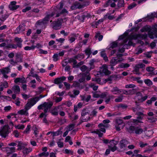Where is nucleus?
Listing matches in <instances>:
<instances>
[{
	"label": "nucleus",
	"mask_w": 157,
	"mask_h": 157,
	"mask_svg": "<svg viewBox=\"0 0 157 157\" xmlns=\"http://www.w3.org/2000/svg\"><path fill=\"white\" fill-rule=\"evenodd\" d=\"M54 12H52L51 14L48 15L44 18L42 20H40L37 22V24L39 25H41L42 24H45L47 23L49 21V19L50 17H53L56 13V17L59 16V13L58 12L59 11V6L57 5L54 9Z\"/></svg>",
	"instance_id": "1"
},
{
	"label": "nucleus",
	"mask_w": 157,
	"mask_h": 157,
	"mask_svg": "<svg viewBox=\"0 0 157 157\" xmlns=\"http://www.w3.org/2000/svg\"><path fill=\"white\" fill-rule=\"evenodd\" d=\"M53 103L52 101H49L48 102H44L43 104H41L38 107V109L39 110L43 109L44 108V113H42L40 115V117H42L44 116H46V113L48 111V110L53 105Z\"/></svg>",
	"instance_id": "2"
},
{
	"label": "nucleus",
	"mask_w": 157,
	"mask_h": 157,
	"mask_svg": "<svg viewBox=\"0 0 157 157\" xmlns=\"http://www.w3.org/2000/svg\"><path fill=\"white\" fill-rule=\"evenodd\" d=\"M46 95H40L39 96H36L29 99L28 102L25 105V108L26 110H29L31 107L35 104L40 98L45 97Z\"/></svg>",
	"instance_id": "3"
},
{
	"label": "nucleus",
	"mask_w": 157,
	"mask_h": 157,
	"mask_svg": "<svg viewBox=\"0 0 157 157\" xmlns=\"http://www.w3.org/2000/svg\"><path fill=\"white\" fill-rule=\"evenodd\" d=\"M129 144V142L126 140H121L119 143V147L118 148L117 150L120 152L124 151Z\"/></svg>",
	"instance_id": "4"
},
{
	"label": "nucleus",
	"mask_w": 157,
	"mask_h": 157,
	"mask_svg": "<svg viewBox=\"0 0 157 157\" xmlns=\"http://www.w3.org/2000/svg\"><path fill=\"white\" fill-rule=\"evenodd\" d=\"M10 128L8 125H5L3 128L0 130V135L2 137L5 138L8 136L9 133V130Z\"/></svg>",
	"instance_id": "5"
},
{
	"label": "nucleus",
	"mask_w": 157,
	"mask_h": 157,
	"mask_svg": "<svg viewBox=\"0 0 157 157\" xmlns=\"http://www.w3.org/2000/svg\"><path fill=\"white\" fill-rule=\"evenodd\" d=\"M17 2L16 1H12L10 2V4L9 5V7L11 10H14L17 9L19 7V5H16Z\"/></svg>",
	"instance_id": "6"
},
{
	"label": "nucleus",
	"mask_w": 157,
	"mask_h": 157,
	"mask_svg": "<svg viewBox=\"0 0 157 157\" xmlns=\"http://www.w3.org/2000/svg\"><path fill=\"white\" fill-rule=\"evenodd\" d=\"M100 71L102 73H104L105 75H107L110 74V72L107 69V67L105 65H103L101 68Z\"/></svg>",
	"instance_id": "7"
},
{
	"label": "nucleus",
	"mask_w": 157,
	"mask_h": 157,
	"mask_svg": "<svg viewBox=\"0 0 157 157\" xmlns=\"http://www.w3.org/2000/svg\"><path fill=\"white\" fill-rule=\"evenodd\" d=\"M82 8H83V6H82V5L80 4L78 2H76L74 3L71 7V9L72 10L76 9H81Z\"/></svg>",
	"instance_id": "8"
},
{
	"label": "nucleus",
	"mask_w": 157,
	"mask_h": 157,
	"mask_svg": "<svg viewBox=\"0 0 157 157\" xmlns=\"http://www.w3.org/2000/svg\"><path fill=\"white\" fill-rule=\"evenodd\" d=\"M25 25L24 24H21L16 29V32L17 33H19L24 31L25 29Z\"/></svg>",
	"instance_id": "9"
},
{
	"label": "nucleus",
	"mask_w": 157,
	"mask_h": 157,
	"mask_svg": "<svg viewBox=\"0 0 157 157\" xmlns=\"http://www.w3.org/2000/svg\"><path fill=\"white\" fill-rule=\"evenodd\" d=\"M145 66V65L143 63H140L136 65L134 67V71L136 72V74L139 75L140 73L139 72L140 68H142Z\"/></svg>",
	"instance_id": "10"
},
{
	"label": "nucleus",
	"mask_w": 157,
	"mask_h": 157,
	"mask_svg": "<svg viewBox=\"0 0 157 157\" xmlns=\"http://www.w3.org/2000/svg\"><path fill=\"white\" fill-rule=\"evenodd\" d=\"M14 40L17 43V47H18L19 48H21V43L23 41L21 38L16 37L14 38Z\"/></svg>",
	"instance_id": "11"
},
{
	"label": "nucleus",
	"mask_w": 157,
	"mask_h": 157,
	"mask_svg": "<svg viewBox=\"0 0 157 157\" xmlns=\"http://www.w3.org/2000/svg\"><path fill=\"white\" fill-rule=\"evenodd\" d=\"M12 90L15 94H19L20 92V89L18 86L14 85L13 86Z\"/></svg>",
	"instance_id": "12"
},
{
	"label": "nucleus",
	"mask_w": 157,
	"mask_h": 157,
	"mask_svg": "<svg viewBox=\"0 0 157 157\" xmlns=\"http://www.w3.org/2000/svg\"><path fill=\"white\" fill-rule=\"evenodd\" d=\"M129 40V41L128 42V44L127 45H133V46H134L135 45V44H133L132 41V40H131L130 39H128V38H126L125 40H124L123 41V42L122 43H121V45H123L125 43H126Z\"/></svg>",
	"instance_id": "13"
},
{
	"label": "nucleus",
	"mask_w": 157,
	"mask_h": 157,
	"mask_svg": "<svg viewBox=\"0 0 157 157\" xmlns=\"http://www.w3.org/2000/svg\"><path fill=\"white\" fill-rule=\"evenodd\" d=\"M151 30V27L150 26L146 25L140 29V31L142 32H148V33L150 32Z\"/></svg>",
	"instance_id": "14"
},
{
	"label": "nucleus",
	"mask_w": 157,
	"mask_h": 157,
	"mask_svg": "<svg viewBox=\"0 0 157 157\" xmlns=\"http://www.w3.org/2000/svg\"><path fill=\"white\" fill-rule=\"evenodd\" d=\"M80 69L82 72L86 71L87 74L90 71L89 68L85 65H83L81 67H80Z\"/></svg>",
	"instance_id": "15"
},
{
	"label": "nucleus",
	"mask_w": 157,
	"mask_h": 157,
	"mask_svg": "<svg viewBox=\"0 0 157 157\" xmlns=\"http://www.w3.org/2000/svg\"><path fill=\"white\" fill-rule=\"evenodd\" d=\"M14 82L17 83L18 82H20L21 83H26V82L24 78H16L14 81Z\"/></svg>",
	"instance_id": "16"
},
{
	"label": "nucleus",
	"mask_w": 157,
	"mask_h": 157,
	"mask_svg": "<svg viewBox=\"0 0 157 157\" xmlns=\"http://www.w3.org/2000/svg\"><path fill=\"white\" fill-rule=\"evenodd\" d=\"M10 70L9 67H6L2 69L1 72L2 74H7L10 72Z\"/></svg>",
	"instance_id": "17"
},
{
	"label": "nucleus",
	"mask_w": 157,
	"mask_h": 157,
	"mask_svg": "<svg viewBox=\"0 0 157 157\" xmlns=\"http://www.w3.org/2000/svg\"><path fill=\"white\" fill-rule=\"evenodd\" d=\"M6 151L7 154H11L15 151V148L14 147H6Z\"/></svg>",
	"instance_id": "18"
},
{
	"label": "nucleus",
	"mask_w": 157,
	"mask_h": 157,
	"mask_svg": "<svg viewBox=\"0 0 157 157\" xmlns=\"http://www.w3.org/2000/svg\"><path fill=\"white\" fill-rule=\"evenodd\" d=\"M107 126V125H105L102 123H101L98 125V127L100 128V130L104 132H105V128Z\"/></svg>",
	"instance_id": "19"
},
{
	"label": "nucleus",
	"mask_w": 157,
	"mask_h": 157,
	"mask_svg": "<svg viewBox=\"0 0 157 157\" xmlns=\"http://www.w3.org/2000/svg\"><path fill=\"white\" fill-rule=\"evenodd\" d=\"M87 114H88V112H86L85 111H83L81 114V115L82 116L81 119L83 120L84 121H87L88 120H89L90 118L89 117H88V118L86 119L85 118L84 116L86 115Z\"/></svg>",
	"instance_id": "20"
},
{
	"label": "nucleus",
	"mask_w": 157,
	"mask_h": 157,
	"mask_svg": "<svg viewBox=\"0 0 157 157\" xmlns=\"http://www.w3.org/2000/svg\"><path fill=\"white\" fill-rule=\"evenodd\" d=\"M117 63V59L113 57L110 61V65L113 67V66H115Z\"/></svg>",
	"instance_id": "21"
},
{
	"label": "nucleus",
	"mask_w": 157,
	"mask_h": 157,
	"mask_svg": "<svg viewBox=\"0 0 157 157\" xmlns=\"http://www.w3.org/2000/svg\"><path fill=\"white\" fill-rule=\"evenodd\" d=\"M5 48H17V45L16 44H8L5 46Z\"/></svg>",
	"instance_id": "22"
},
{
	"label": "nucleus",
	"mask_w": 157,
	"mask_h": 157,
	"mask_svg": "<svg viewBox=\"0 0 157 157\" xmlns=\"http://www.w3.org/2000/svg\"><path fill=\"white\" fill-rule=\"evenodd\" d=\"M117 6L119 8L123 7L124 6V0H119L118 1Z\"/></svg>",
	"instance_id": "23"
},
{
	"label": "nucleus",
	"mask_w": 157,
	"mask_h": 157,
	"mask_svg": "<svg viewBox=\"0 0 157 157\" xmlns=\"http://www.w3.org/2000/svg\"><path fill=\"white\" fill-rule=\"evenodd\" d=\"M17 146L19 147L17 150H21L22 149V147H24V144L21 141H17Z\"/></svg>",
	"instance_id": "24"
},
{
	"label": "nucleus",
	"mask_w": 157,
	"mask_h": 157,
	"mask_svg": "<svg viewBox=\"0 0 157 157\" xmlns=\"http://www.w3.org/2000/svg\"><path fill=\"white\" fill-rule=\"evenodd\" d=\"M137 36L138 38L142 39H145L147 37V35L146 33H144V34H137Z\"/></svg>",
	"instance_id": "25"
},
{
	"label": "nucleus",
	"mask_w": 157,
	"mask_h": 157,
	"mask_svg": "<svg viewBox=\"0 0 157 157\" xmlns=\"http://www.w3.org/2000/svg\"><path fill=\"white\" fill-rule=\"evenodd\" d=\"M143 131V130L138 127H136L135 129V132L136 134H140L142 133Z\"/></svg>",
	"instance_id": "26"
},
{
	"label": "nucleus",
	"mask_w": 157,
	"mask_h": 157,
	"mask_svg": "<svg viewBox=\"0 0 157 157\" xmlns=\"http://www.w3.org/2000/svg\"><path fill=\"white\" fill-rule=\"evenodd\" d=\"M32 151V149L31 148H24L23 150V152L24 154H27L31 151Z\"/></svg>",
	"instance_id": "27"
},
{
	"label": "nucleus",
	"mask_w": 157,
	"mask_h": 157,
	"mask_svg": "<svg viewBox=\"0 0 157 157\" xmlns=\"http://www.w3.org/2000/svg\"><path fill=\"white\" fill-rule=\"evenodd\" d=\"M28 110H26V109L25 108V110L24 109H22L20 111H19L18 112V113L19 114H21V115L23 114H28V113L27 112V111Z\"/></svg>",
	"instance_id": "28"
},
{
	"label": "nucleus",
	"mask_w": 157,
	"mask_h": 157,
	"mask_svg": "<svg viewBox=\"0 0 157 157\" xmlns=\"http://www.w3.org/2000/svg\"><path fill=\"white\" fill-rule=\"evenodd\" d=\"M147 119L149 122L150 123H154L157 121L156 118L154 117H147Z\"/></svg>",
	"instance_id": "29"
},
{
	"label": "nucleus",
	"mask_w": 157,
	"mask_h": 157,
	"mask_svg": "<svg viewBox=\"0 0 157 157\" xmlns=\"http://www.w3.org/2000/svg\"><path fill=\"white\" fill-rule=\"evenodd\" d=\"M52 26L54 29L56 30L58 29L59 27V23L58 21L55 22L53 23Z\"/></svg>",
	"instance_id": "30"
},
{
	"label": "nucleus",
	"mask_w": 157,
	"mask_h": 157,
	"mask_svg": "<svg viewBox=\"0 0 157 157\" xmlns=\"http://www.w3.org/2000/svg\"><path fill=\"white\" fill-rule=\"evenodd\" d=\"M95 37L96 38H98V40L99 41H101L103 37V36L101 35L99 32H98L96 33V34Z\"/></svg>",
	"instance_id": "31"
},
{
	"label": "nucleus",
	"mask_w": 157,
	"mask_h": 157,
	"mask_svg": "<svg viewBox=\"0 0 157 157\" xmlns=\"http://www.w3.org/2000/svg\"><path fill=\"white\" fill-rule=\"evenodd\" d=\"M144 82L148 86H150L152 84V82L149 79H146L144 80Z\"/></svg>",
	"instance_id": "32"
},
{
	"label": "nucleus",
	"mask_w": 157,
	"mask_h": 157,
	"mask_svg": "<svg viewBox=\"0 0 157 157\" xmlns=\"http://www.w3.org/2000/svg\"><path fill=\"white\" fill-rule=\"evenodd\" d=\"M111 91L113 93L117 92L118 94H120L122 92L120 90L118 89V88L117 87H114Z\"/></svg>",
	"instance_id": "33"
},
{
	"label": "nucleus",
	"mask_w": 157,
	"mask_h": 157,
	"mask_svg": "<svg viewBox=\"0 0 157 157\" xmlns=\"http://www.w3.org/2000/svg\"><path fill=\"white\" fill-rule=\"evenodd\" d=\"M101 56L103 57L105 61H108V58L106 55V54L104 52H102L101 53Z\"/></svg>",
	"instance_id": "34"
},
{
	"label": "nucleus",
	"mask_w": 157,
	"mask_h": 157,
	"mask_svg": "<svg viewBox=\"0 0 157 157\" xmlns=\"http://www.w3.org/2000/svg\"><path fill=\"white\" fill-rule=\"evenodd\" d=\"M35 48V46L32 45L31 47L27 46L24 48V49L25 50H33Z\"/></svg>",
	"instance_id": "35"
},
{
	"label": "nucleus",
	"mask_w": 157,
	"mask_h": 157,
	"mask_svg": "<svg viewBox=\"0 0 157 157\" xmlns=\"http://www.w3.org/2000/svg\"><path fill=\"white\" fill-rule=\"evenodd\" d=\"M128 39L131 40H136L138 38L137 34L136 35H133L132 36H129L128 37Z\"/></svg>",
	"instance_id": "36"
},
{
	"label": "nucleus",
	"mask_w": 157,
	"mask_h": 157,
	"mask_svg": "<svg viewBox=\"0 0 157 157\" xmlns=\"http://www.w3.org/2000/svg\"><path fill=\"white\" fill-rule=\"evenodd\" d=\"M94 61L93 59L91 60L90 61L89 64L90 65V67L89 68L90 70L91 69H93L94 68Z\"/></svg>",
	"instance_id": "37"
},
{
	"label": "nucleus",
	"mask_w": 157,
	"mask_h": 157,
	"mask_svg": "<svg viewBox=\"0 0 157 157\" xmlns=\"http://www.w3.org/2000/svg\"><path fill=\"white\" fill-rule=\"evenodd\" d=\"M58 109L56 108H55V109L52 110L51 112L52 114L53 115H58Z\"/></svg>",
	"instance_id": "38"
},
{
	"label": "nucleus",
	"mask_w": 157,
	"mask_h": 157,
	"mask_svg": "<svg viewBox=\"0 0 157 157\" xmlns=\"http://www.w3.org/2000/svg\"><path fill=\"white\" fill-rule=\"evenodd\" d=\"M80 83L77 82H75L71 86V87H79Z\"/></svg>",
	"instance_id": "39"
},
{
	"label": "nucleus",
	"mask_w": 157,
	"mask_h": 157,
	"mask_svg": "<svg viewBox=\"0 0 157 157\" xmlns=\"http://www.w3.org/2000/svg\"><path fill=\"white\" fill-rule=\"evenodd\" d=\"M157 15V13H151L150 15H148L147 16V17H148L150 19L153 18L155 17H156Z\"/></svg>",
	"instance_id": "40"
},
{
	"label": "nucleus",
	"mask_w": 157,
	"mask_h": 157,
	"mask_svg": "<svg viewBox=\"0 0 157 157\" xmlns=\"http://www.w3.org/2000/svg\"><path fill=\"white\" fill-rule=\"evenodd\" d=\"M123 97V96L122 95H121L120 96H119L117 98L115 99V101L117 102H120L122 100Z\"/></svg>",
	"instance_id": "41"
},
{
	"label": "nucleus",
	"mask_w": 157,
	"mask_h": 157,
	"mask_svg": "<svg viewBox=\"0 0 157 157\" xmlns=\"http://www.w3.org/2000/svg\"><path fill=\"white\" fill-rule=\"evenodd\" d=\"M137 91V89H133L132 90H130L128 91L129 92V94L131 95H133L134 94H136V91Z\"/></svg>",
	"instance_id": "42"
},
{
	"label": "nucleus",
	"mask_w": 157,
	"mask_h": 157,
	"mask_svg": "<svg viewBox=\"0 0 157 157\" xmlns=\"http://www.w3.org/2000/svg\"><path fill=\"white\" fill-rule=\"evenodd\" d=\"M85 52L86 54L88 56L87 58L89 57L91 54L90 49V48H87L85 50Z\"/></svg>",
	"instance_id": "43"
},
{
	"label": "nucleus",
	"mask_w": 157,
	"mask_h": 157,
	"mask_svg": "<svg viewBox=\"0 0 157 157\" xmlns=\"http://www.w3.org/2000/svg\"><path fill=\"white\" fill-rule=\"evenodd\" d=\"M64 86H65V87H66V90H69L70 89L71 87V85L70 84L67 83V82H64Z\"/></svg>",
	"instance_id": "44"
},
{
	"label": "nucleus",
	"mask_w": 157,
	"mask_h": 157,
	"mask_svg": "<svg viewBox=\"0 0 157 157\" xmlns=\"http://www.w3.org/2000/svg\"><path fill=\"white\" fill-rule=\"evenodd\" d=\"M147 96L146 95L144 97H143L142 95V97H141V98L140 99H138V101H139L140 102H143L144 101L146 100L147 98Z\"/></svg>",
	"instance_id": "45"
},
{
	"label": "nucleus",
	"mask_w": 157,
	"mask_h": 157,
	"mask_svg": "<svg viewBox=\"0 0 157 157\" xmlns=\"http://www.w3.org/2000/svg\"><path fill=\"white\" fill-rule=\"evenodd\" d=\"M136 128V127H135L134 126H131L129 128L128 131L132 133L134 131H135Z\"/></svg>",
	"instance_id": "46"
},
{
	"label": "nucleus",
	"mask_w": 157,
	"mask_h": 157,
	"mask_svg": "<svg viewBox=\"0 0 157 157\" xmlns=\"http://www.w3.org/2000/svg\"><path fill=\"white\" fill-rule=\"evenodd\" d=\"M8 15L7 14H5L2 15L1 17V19L2 21L3 22L8 17Z\"/></svg>",
	"instance_id": "47"
},
{
	"label": "nucleus",
	"mask_w": 157,
	"mask_h": 157,
	"mask_svg": "<svg viewBox=\"0 0 157 157\" xmlns=\"http://www.w3.org/2000/svg\"><path fill=\"white\" fill-rule=\"evenodd\" d=\"M75 126V124H72L69 125L68 126V128L67 129V130L68 131H70L72 130L74 128Z\"/></svg>",
	"instance_id": "48"
},
{
	"label": "nucleus",
	"mask_w": 157,
	"mask_h": 157,
	"mask_svg": "<svg viewBox=\"0 0 157 157\" xmlns=\"http://www.w3.org/2000/svg\"><path fill=\"white\" fill-rule=\"evenodd\" d=\"M113 0H108L106 3L104 5V6L105 7H106L107 6L110 5V4L113 3Z\"/></svg>",
	"instance_id": "49"
},
{
	"label": "nucleus",
	"mask_w": 157,
	"mask_h": 157,
	"mask_svg": "<svg viewBox=\"0 0 157 157\" xmlns=\"http://www.w3.org/2000/svg\"><path fill=\"white\" fill-rule=\"evenodd\" d=\"M68 13V11L67 10L65 9H63L59 13V15L60 14H65L67 13V14Z\"/></svg>",
	"instance_id": "50"
},
{
	"label": "nucleus",
	"mask_w": 157,
	"mask_h": 157,
	"mask_svg": "<svg viewBox=\"0 0 157 157\" xmlns=\"http://www.w3.org/2000/svg\"><path fill=\"white\" fill-rule=\"evenodd\" d=\"M117 46V43L115 42H114L111 44V46L110 48H113L116 47Z\"/></svg>",
	"instance_id": "51"
},
{
	"label": "nucleus",
	"mask_w": 157,
	"mask_h": 157,
	"mask_svg": "<svg viewBox=\"0 0 157 157\" xmlns=\"http://www.w3.org/2000/svg\"><path fill=\"white\" fill-rule=\"evenodd\" d=\"M49 155V153L48 152L46 153L45 152H42L40 154H39V156L40 157H41L42 156H44L45 157H47Z\"/></svg>",
	"instance_id": "52"
},
{
	"label": "nucleus",
	"mask_w": 157,
	"mask_h": 157,
	"mask_svg": "<svg viewBox=\"0 0 157 157\" xmlns=\"http://www.w3.org/2000/svg\"><path fill=\"white\" fill-rule=\"evenodd\" d=\"M146 70L148 71L151 72L155 70V69L154 67H147Z\"/></svg>",
	"instance_id": "53"
},
{
	"label": "nucleus",
	"mask_w": 157,
	"mask_h": 157,
	"mask_svg": "<svg viewBox=\"0 0 157 157\" xmlns=\"http://www.w3.org/2000/svg\"><path fill=\"white\" fill-rule=\"evenodd\" d=\"M140 78L139 77L135 78H133V80L135 81H137V82L140 83H142L143 81L142 80H140Z\"/></svg>",
	"instance_id": "54"
},
{
	"label": "nucleus",
	"mask_w": 157,
	"mask_h": 157,
	"mask_svg": "<svg viewBox=\"0 0 157 157\" xmlns=\"http://www.w3.org/2000/svg\"><path fill=\"white\" fill-rule=\"evenodd\" d=\"M15 127L17 129H23L25 128V126L24 125H21L19 124L18 125H15Z\"/></svg>",
	"instance_id": "55"
},
{
	"label": "nucleus",
	"mask_w": 157,
	"mask_h": 157,
	"mask_svg": "<svg viewBox=\"0 0 157 157\" xmlns=\"http://www.w3.org/2000/svg\"><path fill=\"white\" fill-rule=\"evenodd\" d=\"M84 63V62L83 61H81L78 63L77 64L73 66V67L77 68L78 67H79L83 64Z\"/></svg>",
	"instance_id": "56"
},
{
	"label": "nucleus",
	"mask_w": 157,
	"mask_h": 157,
	"mask_svg": "<svg viewBox=\"0 0 157 157\" xmlns=\"http://www.w3.org/2000/svg\"><path fill=\"white\" fill-rule=\"evenodd\" d=\"M52 134L53 137L52 138L54 139L55 136H58L59 135V131L58 130L56 132H52Z\"/></svg>",
	"instance_id": "57"
},
{
	"label": "nucleus",
	"mask_w": 157,
	"mask_h": 157,
	"mask_svg": "<svg viewBox=\"0 0 157 157\" xmlns=\"http://www.w3.org/2000/svg\"><path fill=\"white\" fill-rule=\"evenodd\" d=\"M135 85L133 84L127 85L125 86L126 88H133L135 87Z\"/></svg>",
	"instance_id": "58"
},
{
	"label": "nucleus",
	"mask_w": 157,
	"mask_h": 157,
	"mask_svg": "<svg viewBox=\"0 0 157 157\" xmlns=\"http://www.w3.org/2000/svg\"><path fill=\"white\" fill-rule=\"evenodd\" d=\"M58 55L57 53L53 55V60L54 61H56L58 60Z\"/></svg>",
	"instance_id": "59"
},
{
	"label": "nucleus",
	"mask_w": 157,
	"mask_h": 157,
	"mask_svg": "<svg viewBox=\"0 0 157 157\" xmlns=\"http://www.w3.org/2000/svg\"><path fill=\"white\" fill-rule=\"evenodd\" d=\"M30 128H31L30 125H28L27 126V127L26 129H25V131H24V133H28L29 131Z\"/></svg>",
	"instance_id": "60"
},
{
	"label": "nucleus",
	"mask_w": 157,
	"mask_h": 157,
	"mask_svg": "<svg viewBox=\"0 0 157 157\" xmlns=\"http://www.w3.org/2000/svg\"><path fill=\"white\" fill-rule=\"evenodd\" d=\"M116 122L119 125L124 124L123 121L120 119H117L116 120Z\"/></svg>",
	"instance_id": "61"
},
{
	"label": "nucleus",
	"mask_w": 157,
	"mask_h": 157,
	"mask_svg": "<svg viewBox=\"0 0 157 157\" xmlns=\"http://www.w3.org/2000/svg\"><path fill=\"white\" fill-rule=\"evenodd\" d=\"M39 51H40L39 52L40 54H47L48 53L47 51L43 50L41 49H39Z\"/></svg>",
	"instance_id": "62"
},
{
	"label": "nucleus",
	"mask_w": 157,
	"mask_h": 157,
	"mask_svg": "<svg viewBox=\"0 0 157 157\" xmlns=\"http://www.w3.org/2000/svg\"><path fill=\"white\" fill-rule=\"evenodd\" d=\"M148 36L149 38L151 39H153L154 37L153 36V33L152 32H150L148 33Z\"/></svg>",
	"instance_id": "63"
},
{
	"label": "nucleus",
	"mask_w": 157,
	"mask_h": 157,
	"mask_svg": "<svg viewBox=\"0 0 157 157\" xmlns=\"http://www.w3.org/2000/svg\"><path fill=\"white\" fill-rule=\"evenodd\" d=\"M153 31L155 33L157 32V25H155L153 26L152 27Z\"/></svg>",
	"instance_id": "64"
}]
</instances>
